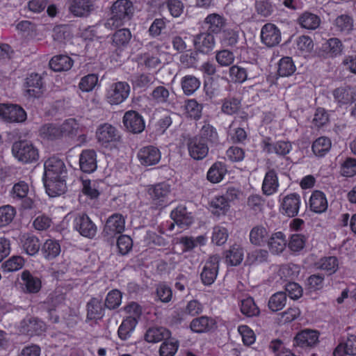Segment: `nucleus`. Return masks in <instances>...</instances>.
Wrapping results in <instances>:
<instances>
[{
  "label": "nucleus",
  "instance_id": "obj_1",
  "mask_svg": "<svg viewBox=\"0 0 356 356\" xmlns=\"http://www.w3.org/2000/svg\"><path fill=\"white\" fill-rule=\"evenodd\" d=\"M134 13L133 3L129 0H117L111 8V17L106 24L111 28L118 29L129 22Z\"/></svg>",
  "mask_w": 356,
  "mask_h": 356
},
{
  "label": "nucleus",
  "instance_id": "obj_2",
  "mask_svg": "<svg viewBox=\"0 0 356 356\" xmlns=\"http://www.w3.org/2000/svg\"><path fill=\"white\" fill-rule=\"evenodd\" d=\"M150 204L152 208L161 210L170 205L171 197V186L163 181L149 185L147 188Z\"/></svg>",
  "mask_w": 356,
  "mask_h": 356
},
{
  "label": "nucleus",
  "instance_id": "obj_3",
  "mask_svg": "<svg viewBox=\"0 0 356 356\" xmlns=\"http://www.w3.org/2000/svg\"><path fill=\"white\" fill-rule=\"evenodd\" d=\"M12 152L14 156L24 163H31L39 158L38 149L26 140L15 142Z\"/></svg>",
  "mask_w": 356,
  "mask_h": 356
},
{
  "label": "nucleus",
  "instance_id": "obj_4",
  "mask_svg": "<svg viewBox=\"0 0 356 356\" xmlns=\"http://www.w3.org/2000/svg\"><path fill=\"white\" fill-rule=\"evenodd\" d=\"M97 142L104 147H108L120 139L118 129L108 123L100 124L96 131Z\"/></svg>",
  "mask_w": 356,
  "mask_h": 356
},
{
  "label": "nucleus",
  "instance_id": "obj_5",
  "mask_svg": "<svg viewBox=\"0 0 356 356\" xmlns=\"http://www.w3.org/2000/svg\"><path fill=\"white\" fill-rule=\"evenodd\" d=\"M261 145L264 152L268 154H275L279 156H285L292 149V145L289 141L277 140L273 142L270 137L263 138Z\"/></svg>",
  "mask_w": 356,
  "mask_h": 356
},
{
  "label": "nucleus",
  "instance_id": "obj_6",
  "mask_svg": "<svg viewBox=\"0 0 356 356\" xmlns=\"http://www.w3.org/2000/svg\"><path fill=\"white\" fill-rule=\"evenodd\" d=\"M74 228L82 236L88 238H93L96 234L97 228L86 213L78 214L73 221Z\"/></svg>",
  "mask_w": 356,
  "mask_h": 356
},
{
  "label": "nucleus",
  "instance_id": "obj_7",
  "mask_svg": "<svg viewBox=\"0 0 356 356\" xmlns=\"http://www.w3.org/2000/svg\"><path fill=\"white\" fill-rule=\"evenodd\" d=\"M29 192V184L24 181H19L13 185L9 195L15 202L21 201L23 209H29L32 208L33 202L28 197Z\"/></svg>",
  "mask_w": 356,
  "mask_h": 356
},
{
  "label": "nucleus",
  "instance_id": "obj_8",
  "mask_svg": "<svg viewBox=\"0 0 356 356\" xmlns=\"http://www.w3.org/2000/svg\"><path fill=\"white\" fill-rule=\"evenodd\" d=\"M0 116L10 122H22L26 119V113L19 105L0 104Z\"/></svg>",
  "mask_w": 356,
  "mask_h": 356
},
{
  "label": "nucleus",
  "instance_id": "obj_9",
  "mask_svg": "<svg viewBox=\"0 0 356 356\" xmlns=\"http://www.w3.org/2000/svg\"><path fill=\"white\" fill-rule=\"evenodd\" d=\"M24 95L29 97L39 98L43 93L42 77L36 73H31L24 83Z\"/></svg>",
  "mask_w": 356,
  "mask_h": 356
},
{
  "label": "nucleus",
  "instance_id": "obj_10",
  "mask_svg": "<svg viewBox=\"0 0 356 356\" xmlns=\"http://www.w3.org/2000/svg\"><path fill=\"white\" fill-rule=\"evenodd\" d=\"M301 204L299 194L291 193L284 196L282 200L280 210L282 214L289 217H295L298 214Z\"/></svg>",
  "mask_w": 356,
  "mask_h": 356
},
{
  "label": "nucleus",
  "instance_id": "obj_11",
  "mask_svg": "<svg viewBox=\"0 0 356 356\" xmlns=\"http://www.w3.org/2000/svg\"><path fill=\"white\" fill-rule=\"evenodd\" d=\"M46 330L45 323L35 317L23 319L19 325V331L30 337L41 335Z\"/></svg>",
  "mask_w": 356,
  "mask_h": 356
},
{
  "label": "nucleus",
  "instance_id": "obj_12",
  "mask_svg": "<svg viewBox=\"0 0 356 356\" xmlns=\"http://www.w3.org/2000/svg\"><path fill=\"white\" fill-rule=\"evenodd\" d=\"M67 170L63 161L56 157L48 159L44 162L43 177L54 179L55 177H67Z\"/></svg>",
  "mask_w": 356,
  "mask_h": 356
},
{
  "label": "nucleus",
  "instance_id": "obj_13",
  "mask_svg": "<svg viewBox=\"0 0 356 356\" xmlns=\"http://www.w3.org/2000/svg\"><path fill=\"white\" fill-rule=\"evenodd\" d=\"M125 229V218L123 215L115 213L106 221L104 233L108 236H114L122 234Z\"/></svg>",
  "mask_w": 356,
  "mask_h": 356
},
{
  "label": "nucleus",
  "instance_id": "obj_14",
  "mask_svg": "<svg viewBox=\"0 0 356 356\" xmlns=\"http://www.w3.org/2000/svg\"><path fill=\"white\" fill-rule=\"evenodd\" d=\"M130 87L126 82H117L108 92L106 97L108 102L112 105L120 104L129 96Z\"/></svg>",
  "mask_w": 356,
  "mask_h": 356
},
{
  "label": "nucleus",
  "instance_id": "obj_15",
  "mask_svg": "<svg viewBox=\"0 0 356 356\" xmlns=\"http://www.w3.org/2000/svg\"><path fill=\"white\" fill-rule=\"evenodd\" d=\"M123 124L127 131L133 134L141 133L145 127L143 118L135 111H128L124 113Z\"/></svg>",
  "mask_w": 356,
  "mask_h": 356
},
{
  "label": "nucleus",
  "instance_id": "obj_16",
  "mask_svg": "<svg viewBox=\"0 0 356 356\" xmlns=\"http://www.w3.org/2000/svg\"><path fill=\"white\" fill-rule=\"evenodd\" d=\"M280 30L273 24L267 23L261 30V42L267 47H273L281 42Z\"/></svg>",
  "mask_w": 356,
  "mask_h": 356
},
{
  "label": "nucleus",
  "instance_id": "obj_17",
  "mask_svg": "<svg viewBox=\"0 0 356 356\" xmlns=\"http://www.w3.org/2000/svg\"><path fill=\"white\" fill-rule=\"evenodd\" d=\"M170 218L177 226L183 229L188 228L194 220L193 213L189 212L186 207L183 204L178 205L171 211Z\"/></svg>",
  "mask_w": 356,
  "mask_h": 356
},
{
  "label": "nucleus",
  "instance_id": "obj_18",
  "mask_svg": "<svg viewBox=\"0 0 356 356\" xmlns=\"http://www.w3.org/2000/svg\"><path fill=\"white\" fill-rule=\"evenodd\" d=\"M138 159L141 165L150 166L159 162L161 158L160 150L152 145L145 146L138 152Z\"/></svg>",
  "mask_w": 356,
  "mask_h": 356
},
{
  "label": "nucleus",
  "instance_id": "obj_19",
  "mask_svg": "<svg viewBox=\"0 0 356 356\" xmlns=\"http://www.w3.org/2000/svg\"><path fill=\"white\" fill-rule=\"evenodd\" d=\"M216 327V320L207 316H201L194 318L189 325L191 332L197 334L208 333Z\"/></svg>",
  "mask_w": 356,
  "mask_h": 356
},
{
  "label": "nucleus",
  "instance_id": "obj_20",
  "mask_svg": "<svg viewBox=\"0 0 356 356\" xmlns=\"http://www.w3.org/2000/svg\"><path fill=\"white\" fill-rule=\"evenodd\" d=\"M219 261L217 257H211L205 263L200 277L204 285L212 284L218 275Z\"/></svg>",
  "mask_w": 356,
  "mask_h": 356
},
{
  "label": "nucleus",
  "instance_id": "obj_21",
  "mask_svg": "<svg viewBox=\"0 0 356 356\" xmlns=\"http://www.w3.org/2000/svg\"><path fill=\"white\" fill-rule=\"evenodd\" d=\"M193 41L195 49L202 54H209L215 46L213 35L207 31L197 34Z\"/></svg>",
  "mask_w": 356,
  "mask_h": 356
},
{
  "label": "nucleus",
  "instance_id": "obj_22",
  "mask_svg": "<svg viewBox=\"0 0 356 356\" xmlns=\"http://www.w3.org/2000/svg\"><path fill=\"white\" fill-rule=\"evenodd\" d=\"M21 280V288L25 293H37L41 289L42 282L40 279L33 276L28 270L22 273Z\"/></svg>",
  "mask_w": 356,
  "mask_h": 356
},
{
  "label": "nucleus",
  "instance_id": "obj_23",
  "mask_svg": "<svg viewBox=\"0 0 356 356\" xmlns=\"http://www.w3.org/2000/svg\"><path fill=\"white\" fill-rule=\"evenodd\" d=\"M188 150L189 155L195 160H202L207 156L209 152L208 145L195 136L188 142Z\"/></svg>",
  "mask_w": 356,
  "mask_h": 356
},
{
  "label": "nucleus",
  "instance_id": "obj_24",
  "mask_svg": "<svg viewBox=\"0 0 356 356\" xmlns=\"http://www.w3.org/2000/svg\"><path fill=\"white\" fill-rule=\"evenodd\" d=\"M332 95L334 102L339 107L351 104L355 99V92L354 90L348 86L335 88L332 91Z\"/></svg>",
  "mask_w": 356,
  "mask_h": 356
},
{
  "label": "nucleus",
  "instance_id": "obj_25",
  "mask_svg": "<svg viewBox=\"0 0 356 356\" xmlns=\"http://www.w3.org/2000/svg\"><path fill=\"white\" fill-rule=\"evenodd\" d=\"M79 166L85 173H92L97 168V153L94 149H83L79 156Z\"/></svg>",
  "mask_w": 356,
  "mask_h": 356
},
{
  "label": "nucleus",
  "instance_id": "obj_26",
  "mask_svg": "<svg viewBox=\"0 0 356 356\" xmlns=\"http://www.w3.org/2000/svg\"><path fill=\"white\" fill-rule=\"evenodd\" d=\"M310 210L316 213H322L327 211L328 202L325 194L320 190L312 191L309 199Z\"/></svg>",
  "mask_w": 356,
  "mask_h": 356
},
{
  "label": "nucleus",
  "instance_id": "obj_27",
  "mask_svg": "<svg viewBox=\"0 0 356 356\" xmlns=\"http://www.w3.org/2000/svg\"><path fill=\"white\" fill-rule=\"evenodd\" d=\"M67 177H55L54 179L43 177L47 193L51 197H56L65 193Z\"/></svg>",
  "mask_w": 356,
  "mask_h": 356
},
{
  "label": "nucleus",
  "instance_id": "obj_28",
  "mask_svg": "<svg viewBox=\"0 0 356 356\" xmlns=\"http://www.w3.org/2000/svg\"><path fill=\"white\" fill-rule=\"evenodd\" d=\"M319 333L305 329L299 332L294 338V344L301 348L311 347L318 341Z\"/></svg>",
  "mask_w": 356,
  "mask_h": 356
},
{
  "label": "nucleus",
  "instance_id": "obj_29",
  "mask_svg": "<svg viewBox=\"0 0 356 356\" xmlns=\"http://www.w3.org/2000/svg\"><path fill=\"white\" fill-rule=\"evenodd\" d=\"M342 50L341 41L337 38H332L322 44L319 54L324 58H335L341 54Z\"/></svg>",
  "mask_w": 356,
  "mask_h": 356
},
{
  "label": "nucleus",
  "instance_id": "obj_30",
  "mask_svg": "<svg viewBox=\"0 0 356 356\" xmlns=\"http://www.w3.org/2000/svg\"><path fill=\"white\" fill-rule=\"evenodd\" d=\"M86 322L101 320L104 316L102 302L97 298H92L86 305Z\"/></svg>",
  "mask_w": 356,
  "mask_h": 356
},
{
  "label": "nucleus",
  "instance_id": "obj_31",
  "mask_svg": "<svg viewBox=\"0 0 356 356\" xmlns=\"http://www.w3.org/2000/svg\"><path fill=\"white\" fill-rule=\"evenodd\" d=\"M278 177L274 169L268 170L264 176L261 189L263 193L266 195L275 194L279 188Z\"/></svg>",
  "mask_w": 356,
  "mask_h": 356
},
{
  "label": "nucleus",
  "instance_id": "obj_32",
  "mask_svg": "<svg viewBox=\"0 0 356 356\" xmlns=\"http://www.w3.org/2000/svg\"><path fill=\"white\" fill-rule=\"evenodd\" d=\"M225 25V18L217 13L208 15L204 20V28L213 35L220 33Z\"/></svg>",
  "mask_w": 356,
  "mask_h": 356
},
{
  "label": "nucleus",
  "instance_id": "obj_33",
  "mask_svg": "<svg viewBox=\"0 0 356 356\" xmlns=\"http://www.w3.org/2000/svg\"><path fill=\"white\" fill-rule=\"evenodd\" d=\"M93 4L90 0H70L69 11L75 17L88 15L92 10Z\"/></svg>",
  "mask_w": 356,
  "mask_h": 356
},
{
  "label": "nucleus",
  "instance_id": "obj_34",
  "mask_svg": "<svg viewBox=\"0 0 356 356\" xmlns=\"http://www.w3.org/2000/svg\"><path fill=\"white\" fill-rule=\"evenodd\" d=\"M267 241L270 251L274 254L282 253L287 245L286 236L282 232L273 233Z\"/></svg>",
  "mask_w": 356,
  "mask_h": 356
},
{
  "label": "nucleus",
  "instance_id": "obj_35",
  "mask_svg": "<svg viewBox=\"0 0 356 356\" xmlns=\"http://www.w3.org/2000/svg\"><path fill=\"white\" fill-rule=\"evenodd\" d=\"M137 321L132 318H124L118 329V336L122 341H127L131 338L135 331Z\"/></svg>",
  "mask_w": 356,
  "mask_h": 356
},
{
  "label": "nucleus",
  "instance_id": "obj_36",
  "mask_svg": "<svg viewBox=\"0 0 356 356\" xmlns=\"http://www.w3.org/2000/svg\"><path fill=\"white\" fill-rule=\"evenodd\" d=\"M227 172L226 165L220 161L215 162L207 172V179L214 184L220 182Z\"/></svg>",
  "mask_w": 356,
  "mask_h": 356
},
{
  "label": "nucleus",
  "instance_id": "obj_37",
  "mask_svg": "<svg viewBox=\"0 0 356 356\" xmlns=\"http://www.w3.org/2000/svg\"><path fill=\"white\" fill-rule=\"evenodd\" d=\"M331 147L332 141L328 137L320 136L312 143V150L316 156L323 157L330 152Z\"/></svg>",
  "mask_w": 356,
  "mask_h": 356
},
{
  "label": "nucleus",
  "instance_id": "obj_38",
  "mask_svg": "<svg viewBox=\"0 0 356 356\" xmlns=\"http://www.w3.org/2000/svg\"><path fill=\"white\" fill-rule=\"evenodd\" d=\"M131 36V33L129 29H118L113 34L112 44L117 49H123L129 44Z\"/></svg>",
  "mask_w": 356,
  "mask_h": 356
},
{
  "label": "nucleus",
  "instance_id": "obj_39",
  "mask_svg": "<svg viewBox=\"0 0 356 356\" xmlns=\"http://www.w3.org/2000/svg\"><path fill=\"white\" fill-rule=\"evenodd\" d=\"M21 243L23 250L31 256L37 254L41 246L38 238L32 234L23 235Z\"/></svg>",
  "mask_w": 356,
  "mask_h": 356
},
{
  "label": "nucleus",
  "instance_id": "obj_40",
  "mask_svg": "<svg viewBox=\"0 0 356 356\" xmlns=\"http://www.w3.org/2000/svg\"><path fill=\"white\" fill-rule=\"evenodd\" d=\"M209 207L211 213L217 216H225L230 208V204L227 203V200L223 196H215L209 203Z\"/></svg>",
  "mask_w": 356,
  "mask_h": 356
},
{
  "label": "nucleus",
  "instance_id": "obj_41",
  "mask_svg": "<svg viewBox=\"0 0 356 356\" xmlns=\"http://www.w3.org/2000/svg\"><path fill=\"white\" fill-rule=\"evenodd\" d=\"M244 252L238 244H234L225 252L226 263L230 266L239 265L243 259Z\"/></svg>",
  "mask_w": 356,
  "mask_h": 356
},
{
  "label": "nucleus",
  "instance_id": "obj_42",
  "mask_svg": "<svg viewBox=\"0 0 356 356\" xmlns=\"http://www.w3.org/2000/svg\"><path fill=\"white\" fill-rule=\"evenodd\" d=\"M39 133L40 137L47 140L53 141L62 138L59 125L54 123L44 124L40 127Z\"/></svg>",
  "mask_w": 356,
  "mask_h": 356
},
{
  "label": "nucleus",
  "instance_id": "obj_43",
  "mask_svg": "<svg viewBox=\"0 0 356 356\" xmlns=\"http://www.w3.org/2000/svg\"><path fill=\"white\" fill-rule=\"evenodd\" d=\"M60 245L55 239H47L41 247L43 257L51 260L58 257L60 253Z\"/></svg>",
  "mask_w": 356,
  "mask_h": 356
},
{
  "label": "nucleus",
  "instance_id": "obj_44",
  "mask_svg": "<svg viewBox=\"0 0 356 356\" xmlns=\"http://www.w3.org/2000/svg\"><path fill=\"white\" fill-rule=\"evenodd\" d=\"M169 331L163 327H151L148 328L144 335V339L148 343H158L161 341Z\"/></svg>",
  "mask_w": 356,
  "mask_h": 356
},
{
  "label": "nucleus",
  "instance_id": "obj_45",
  "mask_svg": "<svg viewBox=\"0 0 356 356\" xmlns=\"http://www.w3.org/2000/svg\"><path fill=\"white\" fill-rule=\"evenodd\" d=\"M240 310L247 317L257 316L260 314L259 307L255 303L254 298L250 296L241 301Z\"/></svg>",
  "mask_w": 356,
  "mask_h": 356
},
{
  "label": "nucleus",
  "instance_id": "obj_46",
  "mask_svg": "<svg viewBox=\"0 0 356 356\" xmlns=\"http://www.w3.org/2000/svg\"><path fill=\"white\" fill-rule=\"evenodd\" d=\"M299 24L304 29L314 30L321 23L320 17L309 12H305L298 18Z\"/></svg>",
  "mask_w": 356,
  "mask_h": 356
},
{
  "label": "nucleus",
  "instance_id": "obj_47",
  "mask_svg": "<svg viewBox=\"0 0 356 356\" xmlns=\"http://www.w3.org/2000/svg\"><path fill=\"white\" fill-rule=\"evenodd\" d=\"M198 138L205 142L207 145L208 143H216L218 140V135L216 129L211 124L205 123L200 131Z\"/></svg>",
  "mask_w": 356,
  "mask_h": 356
},
{
  "label": "nucleus",
  "instance_id": "obj_48",
  "mask_svg": "<svg viewBox=\"0 0 356 356\" xmlns=\"http://www.w3.org/2000/svg\"><path fill=\"white\" fill-rule=\"evenodd\" d=\"M307 236L302 234H293L290 236L287 245L289 249L294 252H300L306 245Z\"/></svg>",
  "mask_w": 356,
  "mask_h": 356
},
{
  "label": "nucleus",
  "instance_id": "obj_49",
  "mask_svg": "<svg viewBox=\"0 0 356 356\" xmlns=\"http://www.w3.org/2000/svg\"><path fill=\"white\" fill-rule=\"evenodd\" d=\"M268 240V232L263 226H255L250 232V241L255 245H264Z\"/></svg>",
  "mask_w": 356,
  "mask_h": 356
},
{
  "label": "nucleus",
  "instance_id": "obj_50",
  "mask_svg": "<svg viewBox=\"0 0 356 356\" xmlns=\"http://www.w3.org/2000/svg\"><path fill=\"white\" fill-rule=\"evenodd\" d=\"M300 272V267L298 264L289 263L281 266L279 275L285 280H292L296 278Z\"/></svg>",
  "mask_w": 356,
  "mask_h": 356
},
{
  "label": "nucleus",
  "instance_id": "obj_51",
  "mask_svg": "<svg viewBox=\"0 0 356 356\" xmlns=\"http://www.w3.org/2000/svg\"><path fill=\"white\" fill-rule=\"evenodd\" d=\"M16 215L15 207L11 205L0 207V228L10 224Z\"/></svg>",
  "mask_w": 356,
  "mask_h": 356
},
{
  "label": "nucleus",
  "instance_id": "obj_52",
  "mask_svg": "<svg viewBox=\"0 0 356 356\" xmlns=\"http://www.w3.org/2000/svg\"><path fill=\"white\" fill-rule=\"evenodd\" d=\"M122 292L118 289H113L107 293L104 305L109 309H117L122 303Z\"/></svg>",
  "mask_w": 356,
  "mask_h": 356
},
{
  "label": "nucleus",
  "instance_id": "obj_53",
  "mask_svg": "<svg viewBox=\"0 0 356 356\" xmlns=\"http://www.w3.org/2000/svg\"><path fill=\"white\" fill-rule=\"evenodd\" d=\"M286 293L277 292L273 294L268 300V307L273 312L281 310L286 303Z\"/></svg>",
  "mask_w": 356,
  "mask_h": 356
},
{
  "label": "nucleus",
  "instance_id": "obj_54",
  "mask_svg": "<svg viewBox=\"0 0 356 356\" xmlns=\"http://www.w3.org/2000/svg\"><path fill=\"white\" fill-rule=\"evenodd\" d=\"M334 24L337 31L348 33L353 29V19L348 15H341L336 18Z\"/></svg>",
  "mask_w": 356,
  "mask_h": 356
},
{
  "label": "nucleus",
  "instance_id": "obj_55",
  "mask_svg": "<svg viewBox=\"0 0 356 356\" xmlns=\"http://www.w3.org/2000/svg\"><path fill=\"white\" fill-rule=\"evenodd\" d=\"M269 350L275 356H296L291 350L284 347L280 339H274L269 344Z\"/></svg>",
  "mask_w": 356,
  "mask_h": 356
},
{
  "label": "nucleus",
  "instance_id": "obj_56",
  "mask_svg": "<svg viewBox=\"0 0 356 356\" xmlns=\"http://www.w3.org/2000/svg\"><path fill=\"white\" fill-rule=\"evenodd\" d=\"M318 264L319 268L325 270L329 275H332L337 271L339 262L336 257L330 256L322 258Z\"/></svg>",
  "mask_w": 356,
  "mask_h": 356
},
{
  "label": "nucleus",
  "instance_id": "obj_57",
  "mask_svg": "<svg viewBox=\"0 0 356 356\" xmlns=\"http://www.w3.org/2000/svg\"><path fill=\"white\" fill-rule=\"evenodd\" d=\"M179 346L177 340L164 341L159 348L160 356H174L177 352Z\"/></svg>",
  "mask_w": 356,
  "mask_h": 356
},
{
  "label": "nucleus",
  "instance_id": "obj_58",
  "mask_svg": "<svg viewBox=\"0 0 356 356\" xmlns=\"http://www.w3.org/2000/svg\"><path fill=\"white\" fill-rule=\"evenodd\" d=\"M61 130V136H73L76 135L79 124L76 120L74 118H69L65 120L63 124L59 125Z\"/></svg>",
  "mask_w": 356,
  "mask_h": 356
},
{
  "label": "nucleus",
  "instance_id": "obj_59",
  "mask_svg": "<svg viewBox=\"0 0 356 356\" xmlns=\"http://www.w3.org/2000/svg\"><path fill=\"white\" fill-rule=\"evenodd\" d=\"M185 108L191 118L198 120L202 115V106L195 99H188L186 102Z\"/></svg>",
  "mask_w": 356,
  "mask_h": 356
},
{
  "label": "nucleus",
  "instance_id": "obj_60",
  "mask_svg": "<svg viewBox=\"0 0 356 356\" xmlns=\"http://www.w3.org/2000/svg\"><path fill=\"white\" fill-rule=\"evenodd\" d=\"M98 82V76L95 74H89L81 78L79 87L83 92L92 91Z\"/></svg>",
  "mask_w": 356,
  "mask_h": 356
},
{
  "label": "nucleus",
  "instance_id": "obj_61",
  "mask_svg": "<svg viewBox=\"0 0 356 356\" xmlns=\"http://www.w3.org/2000/svg\"><path fill=\"white\" fill-rule=\"evenodd\" d=\"M156 293L158 299L164 303H168L172 298V289L165 283H159L156 286Z\"/></svg>",
  "mask_w": 356,
  "mask_h": 356
},
{
  "label": "nucleus",
  "instance_id": "obj_62",
  "mask_svg": "<svg viewBox=\"0 0 356 356\" xmlns=\"http://www.w3.org/2000/svg\"><path fill=\"white\" fill-rule=\"evenodd\" d=\"M239 40V33L233 29H227L223 31L221 43L225 47H234Z\"/></svg>",
  "mask_w": 356,
  "mask_h": 356
},
{
  "label": "nucleus",
  "instance_id": "obj_63",
  "mask_svg": "<svg viewBox=\"0 0 356 356\" xmlns=\"http://www.w3.org/2000/svg\"><path fill=\"white\" fill-rule=\"evenodd\" d=\"M200 81L194 76H185L181 82L182 89L186 95H192L199 87Z\"/></svg>",
  "mask_w": 356,
  "mask_h": 356
},
{
  "label": "nucleus",
  "instance_id": "obj_64",
  "mask_svg": "<svg viewBox=\"0 0 356 356\" xmlns=\"http://www.w3.org/2000/svg\"><path fill=\"white\" fill-rule=\"evenodd\" d=\"M341 175L346 177H352L356 175V159L348 157L341 165Z\"/></svg>",
  "mask_w": 356,
  "mask_h": 356
}]
</instances>
